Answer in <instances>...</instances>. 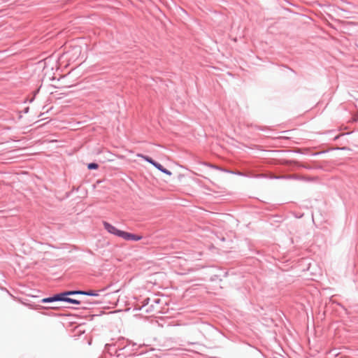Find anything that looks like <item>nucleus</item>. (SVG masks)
<instances>
[{"label": "nucleus", "mask_w": 358, "mask_h": 358, "mask_svg": "<svg viewBox=\"0 0 358 358\" xmlns=\"http://www.w3.org/2000/svg\"><path fill=\"white\" fill-rule=\"evenodd\" d=\"M49 308H52V309H56V308H57V307H56V306H50Z\"/></svg>", "instance_id": "5"}, {"label": "nucleus", "mask_w": 358, "mask_h": 358, "mask_svg": "<svg viewBox=\"0 0 358 358\" xmlns=\"http://www.w3.org/2000/svg\"><path fill=\"white\" fill-rule=\"evenodd\" d=\"M74 294H83V295H90V296H98V293L90 291V292H84V291H68L62 292L60 294H56L52 297L45 298L42 299L43 303L48 302H55V301H65L69 302L73 304L78 305L80 303V301L76 299H73L68 297L71 295Z\"/></svg>", "instance_id": "1"}, {"label": "nucleus", "mask_w": 358, "mask_h": 358, "mask_svg": "<svg viewBox=\"0 0 358 358\" xmlns=\"http://www.w3.org/2000/svg\"><path fill=\"white\" fill-rule=\"evenodd\" d=\"M104 229L110 234H114L117 236L121 237L124 240L129 241H139L141 239V236L130 234L124 231L117 229L115 227L113 226L107 222H103Z\"/></svg>", "instance_id": "2"}, {"label": "nucleus", "mask_w": 358, "mask_h": 358, "mask_svg": "<svg viewBox=\"0 0 358 358\" xmlns=\"http://www.w3.org/2000/svg\"><path fill=\"white\" fill-rule=\"evenodd\" d=\"M87 167L89 169H98L99 166L97 164L90 163L87 165Z\"/></svg>", "instance_id": "4"}, {"label": "nucleus", "mask_w": 358, "mask_h": 358, "mask_svg": "<svg viewBox=\"0 0 358 358\" xmlns=\"http://www.w3.org/2000/svg\"><path fill=\"white\" fill-rule=\"evenodd\" d=\"M136 156L148 162L149 163L152 164L155 167H156L158 170L161 171L162 172H163L169 176L171 175V172L170 171L164 169L160 164L157 163L156 162L153 161L150 157L143 155L142 154H139V153L137 154Z\"/></svg>", "instance_id": "3"}]
</instances>
